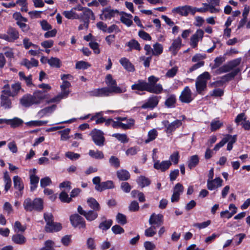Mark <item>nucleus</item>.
I'll list each match as a JSON object with an SVG mask.
<instances>
[{
    "mask_svg": "<svg viewBox=\"0 0 250 250\" xmlns=\"http://www.w3.org/2000/svg\"><path fill=\"white\" fill-rule=\"evenodd\" d=\"M159 78L153 75L148 78V82L142 80H138L135 83L131 85L132 90L146 91L149 93L158 94L163 90V86L160 83H157Z\"/></svg>",
    "mask_w": 250,
    "mask_h": 250,
    "instance_id": "nucleus-1",
    "label": "nucleus"
},
{
    "mask_svg": "<svg viewBox=\"0 0 250 250\" xmlns=\"http://www.w3.org/2000/svg\"><path fill=\"white\" fill-rule=\"evenodd\" d=\"M62 15L67 19L69 20H80L83 16L87 17L91 15V9L87 7H84L78 5L70 10L64 11Z\"/></svg>",
    "mask_w": 250,
    "mask_h": 250,
    "instance_id": "nucleus-2",
    "label": "nucleus"
},
{
    "mask_svg": "<svg viewBox=\"0 0 250 250\" xmlns=\"http://www.w3.org/2000/svg\"><path fill=\"white\" fill-rule=\"evenodd\" d=\"M23 206L26 211H40L43 208V200L40 198H35L33 200L28 198L24 201Z\"/></svg>",
    "mask_w": 250,
    "mask_h": 250,
    "instance_id": "nucleus-3",
    "label": "nucleus"
},
{
    "mask_svg": "<svg viewBox=\"0 0 250 250\" xmlns=\"http://www.w3.org/2000/svg\"><path fill=\"white\" fill-rule=\"evenodd\" d=\"M113 122L112 127L115 128H121L123 129H128L131 128L134 125L135 121L132 118L125 117H118Z\"/></svg>",
    "mask_w": 250,
    "mask_h": 250,
    "instance_id": "nucleus-4",
    "label": "nucleus"
},
{
    "mask_svg": "<svg viewBox=\"0 0 250 250\" xmlns=\"http://www.w3.org/2000/svg\"><path fill=\"white\" fill-rule=\"evenodd\" d=\"M44 219L46 223L45 227L46 232L58 231L62 229V227L60 223L54 222L53 216L52 213H45L44 214Z\"/></svg>",
    "mask_w": 250,
    "mask_h": 250,
    "instance_id": "nucleus-5",
    "label": "nucleus"
},
{
    "mask_svg": "<svg viewBox=\"0 0 250 250\" xmlns=\"http://www.w3.org/2000/svg\"><path fill=\"white\" fill-rule=\"evenodd\" d=\"M210 78L211 76L208 72H204L197 77L195 87L198 93L202 94V92L206 89L208 81Z\"/></svg>",
    "mask_w": 250,
    "mask_h": 250,
    "instance_id": "nucleus-6",
    "label": "nucleus"
},
{
    "mask_svg": "<svg viewBox=\"0 0 250 250\" xmlns=\"http://www.w3.org/2000/svg\"><path fill=\"white\" fill-rule=\"evenodd\" d=\"M241 58H238L230 61L225 65L215 70L213 73L215 74L219 75L229 72L238 66L241 63Z\"/></svg>",
    "mask_w": 250,
    "mask_h": 250,
    "instance_id": "nucleus-7",
    "label": "nucleus"
},
{
    "mask_svg": "<svg viewBox=\"0 0 250 250\" xmlns=\"http://www.w3.org/2000/svg\"><path fill=\"white\" fill-rule=\"evenodd\" d=\"M105 83L108 88L114 93H122L126 91L125 88H121L117 86L116 81L113 79L111 74L106 76Z\"/></svg>",
    "mask_w": 250,
    "mask_h": 250,
    "instance_id": "nucleus-8",
    "label": "nucleus"
},
{
    "mask_svg": "<svg viewBox=\"0 0 250 250\" xmlns=\"http://www.w3.org/2000/svg\"><path fill=\"white\" fill-rule=\"evenodd\" d=\"M193 9V7L188 5H185L173 8L171 12L173 14H178L181 16L187 17L189 14L194 15Z\"/></svg>",
    "mask_w": 250,
    "mask_h": 250,
    "instance_id": "nucleus-9",
    "label": "nucleus"
},
{
    "mask_svg": "<svg viewBox=\"0 0 250 250\" xmlns=\"http://www.w3.org/2000/svg\"><path fill=\"white\" fill-rule=\"evenodd\" d=\"M21 89V84L20 83H16L11 85L10 88L9 84H6L3 86L2 92L6 95L15 97L18 95Z\"/></svg>",
    "mask_w": 250,
    "mask_h": 250,
    "instance_id": "nucleus-10",
    "label": "nucleus"
},
{
    "mask_svg": "<svg viewBox=\"0 0 250 250\" xmlns=\"http://www.w3.org/2000/svg\"><path fill=\"white\" fill-rule=\"evenodd\" d=\"M195 96L188 86H186L181 93L179 100L182 103H190L194 99Z\"/></svg>",
    "mask_w": 250,
    "mask_h": 250,
    "instance_id": "nucleus-11",
    "label": "nucleus"
},
{
    "mask_svg": "<svg viewBox=\"0 0 250 250\" xmlns=\"http://www.w3.org/2000/svg\"><path fill=\"white\" fill-rule=\"evenodd\" d=\"M90 135L92 136V140L94 143L98 146H103L104 142L103 132L100 130L94 129L93 130Z\"/></svg>",
    "mask_w": 250,
    "mask_h": 250,
    "instance_id": "nucleus-12",
    "label": "nucleus"
},
{
    "mask_svg": "<svg viewBox=\"0 0 250 250\" xmlns=\"http://www.w3.org/2000/svg\"><path fill=\"white\" fill-rule=\"evenodd\" d=\"M204 34V31L199 29L197 30L195 33L192 35L190 39L189 44L192 48L197 47L198 42L202 40Z\"/></svg>",
    "mask_w": 250,
    "mask_h": 250,
    "instance_id": "nucleus-13",
    "label": "nucleus"
},
{
    "mask_svg": "<svg viewBox=\"0 0 250 250\" xmlns=\"http://www.w3.org/2000/svg\"><path fill=\"white\" fill-rule=\"evenodd\" d=\"M223 182V181L221 178L216 177L214 179L207 180V187L209 190H216L222 186Z\"/></svg>",
    "mask_w": 250,
    "mask_h": 250,
    "instance_id": "nucleus-14",
    "label": "nucleus"
},
{
    "mask_svg": "<svg viewBox=\"0 0 250 250\" xmlns=\"http://www.w3.org/2000/svg\"><path fill=\"white\" fill-rule=\"evenodd\" d=\"M164 125L166 128V132L167 133H171L181 126L182 125V122L181 120H175L170 123L168 121H165L164 122Z\"/></svg>",
    "mask_w": 250,
    "mask_h": 250,
    "instance_id": "nucleus-15",
    "label": "nucleus"
},
{
    "mask_svg": "<svg viewBox=\"0 0 250 250\" xmlns=\"http://www.w3.org/2000/svg\"><path fill=\"white\" fill-rule=\"evenodd\" d=\"M70 220L72 226L74 227L85 228V223L83 217L77 214L72 215L70 217Z\"/></svg>",
    "mask_w": 250,
    "mask_h": 250,
    "instance_id": "nucleus-16",
    "label": "nucleus"
},
{
    "mask_svg": "<svg viewBox=\"0 0 250 250\" xmlns=\"http://www.w3.org/2000/svg\"><path fill=\"white\" fill-rule=\"evenodd\" d=\"M171 162L169 160L163 161L160 162L159 160L154 161L153 167L155 169L164 172L167 170L170 166Z\"/></svg>",
    "mask_w": 250,
    "mask_h": 250,
    "instance_id": "nucleus-17",
    "label": "nucleus"
},
{
    "mask_svg": "<svg viewBox=\"0 0 250 250\" xmlns=\"http://www.w3.org/2000/svg\"><path fill=\"white\" fill-rule=\"evenodd\" d=\"M183 186L180 183L176 184L173 188V194L171 197V202L173 203L178 202L180 196L183 193Z\"/></svg>",
    "mask_w": 250,
    "mask_h": 250,
    "instance_id": "nucleus-18",
    "label": "nucleus"
},
{
    "mask_svg": "<svg viewBox=\"0 0 250 250\" xmlns=\"http://www.w3.org/2000/svg\"><path fill=\"white\" fill-rule=\"evenodd\" d=\"M31 98L34 104H39L46 98V95L45 91L37 90L31 95Z\"/></svg>",
    "mask_w": 250,
    "mask_h": 250,
    "instance_id": "nucleus-19",
    "label": "nucleus"
},
{
    "mask_svg": "<svg viewBox=\"0 0 250 250\" xmlns=\"http://www.w3.org/2000/svg\"><path fill=\"white\" fill-rule=\"evenodd\" d=\"M163 222V215L161 214H156L153 213L149 219V223L156 228L161 226Z\"/></svg>",
    "mask_w": 250,
    "mask_h": 250,
    "instance_id": "nucleus-20",
    "label": "nucleus"
},
{
    "mask_svg": "<svg viewBox=\"0 0 250 250\" xmlns=\"http://www.w3.org/2000/svg\"><path fill=\"white\" fill-rule=\"evenodd\" d=\"M112 93H113L108 87L95 89L90 92L91 95L96 97L108 96Z\"/></svg>",
    "mask_w": 250,
    "mask_h": 250,
    "instance_id": "nucleus-21",
    "label": "nucleus"
},
{
    "mask_svg": "<svg viewBox=\"0 0 250 250\" xmlns=\"http://www.w3.org/2000/svg\"><path fill=\"white\" fill-rule=\"evenodd\" d=\"M182 45V39L180 37H178L173 41L171 45L169 48V50L173 55L175 56Z\"/></svg>",
    "mask_w": 250,
    "mask_h": 250,
    "instance_id": "nucleus-22",
    "label": "nucleus"
},
{
    "mask_svg": "<svg viewBox=\"0 0 250 250\" xmlns=\"http://www.w3.org/2000/svg\"><path fill=\"white\" fill-rule=\"evenodd\" d=\"M91 15H88L87 17L85 16H83V18L80 19L81 21H82L83 23L82 24H80L78 27L79 30H82L84 29H88L89 23V20L90 19L92 20H94L95 19V17L94 14L92 11L91 10Z\"/></svg>",
    "mask_w": 250,
    "mask_h": 250,
    "instance_id": "nucleus-23",
    "label": "nucleus"
},
{
    "mask_svg": "<svg viewBox=\"0 0 250 250\" xmlns=\"http://www.w3.org/2000/svg\"><path fill=\"white\" fill-rule=\"evenodd\" d=\"M158 102V97L156 96H153L149 98L147 102L142 105V108L144 109L148 108H153L157 105Z\"/></svg>",
    "mask_w": 250,
    "mask_h": 250,
    "instance_id": "nucleus-24",
    "label": "nucleus"
},
{
    "mask_svg": "<svg viewBox=\"0 0 250 250\" xmlns=\"http://www.w3.org/2000/svg\"><path fill=\"white\" fill-rule=\"evenodd\" d=\"M119 11L117 10L106 8L104 9L103 11L102 16L103 18H102V19L104 20H110L112 18L114 17L116 15H117Z\"/></svg>",
    "mask_w": 250,
    "mask_h": 250,
    "instance_id": "nucleus-25",
    "label": "nucleus"
},
{
    "mask_svg": "<svg viewBox=\"0 0 250 250\" xmlns=\"http://www.w3.org/2000/svg\"><path fill=\"white\" fill-rule=\"evenodd\" d=\"M32 101L31 95L26 94L20 99V103L24 107H29L32 105H34V103Z\"/></svg>",
    "mask_w": 250,
    "mask_h": 250,
    "instance_id": "nucleus-26",
    "label": "nucleus"
},
{
    "mask_svg": "<svg viewBox=\"0 0 250 250\" xmlns=\"http://www.w3.org/2000/svg\"><path fill=\"white\" fill-rule=\"evenodd\" d=\"M119 62L123 67L127 71L133 72L135 70L134 65L126 58H122L120 60Z\"/></svg>",
    "mask_w": 250,
    "mask_h": 250,
    "instance_id": "nucleus-27",
    "label": "nucleus"
},
{
    "mask_svg": "<svg viewBox=\"0 0 250 250\" xmlns=\"http://www.w3.org/2000/svg\"><path fill=\"white\" fill-rule=\"evenodd\" d=\"M21 65L25 66L27 69L31 68L33 67H36L38 65V61L34 58H31L30 60L27 59H23L21 62Z\"/></svg>",
    "mask_w": 250,
    "mask_h": 250,
    "instance_id": "nucleus-28",
    "label": "nucleus"
},
{
    "mask_svg": "<svg viewBox=\"0 0 250 250\" xmlns=\"http://www.w3.org/2000/svg\"><path fill=\"white\" fill-rule=\"evenodd\" d=\"M114 188L113 182L112 181H107L102 182L100 185L97 186L96 190L98 191H102L103 190L111 189Z\"/></svg>",
    "mask_w": 250,
    "mask_h": 250,
    "instance_id": "nucleus-29",
    "label": "nucleus"
},
{
    "mask_svg": "<svg viewBox=\"0 0 250 250\" xmlns=\"http://www.w3.org/2000/svg\"><path fill=\"white\" fill-rule=\"evenodd\" d=\"M9 97L10 96L2 92L0 96V105L5 109L10 108L11 107V102Z\"/></svg>",
    "mask_w": 250,
    "mask_h": 250,
    "instance_id": "nucleus-30",
    "label": "nucleus"
},
{
    "mask_svg": "<svg viewBox=\"0 0 250 250\" xmlns=\"http://www.w3.org/2000/svg\"><path fill=\"white\" fill-rule=\"evenodd\" d=\"M233 208V210L229 212L228 210L221 211L220 213V216L222 218H227L228 219L230 218L235 213L237 212V208L233 204H230L229 206V209H231Z\"/></svg>",
    "mask_w": 250,
    "mask_h": 250,
    "instance_id": "nucleus-31",
    "label": "nucleus"
},
{
    "mask_svg": "<svg viewBox=\"0 0 250 250\" xmlns=\"http://www.w3.org/2000/svg\"><path fill=\"white\" fill-rule=\"evenodd\" d=\"M39 182V177L34 174V173H30V190L31 191H34L38 187Z\"/></svg>",
    "mask_w": 250,
    "mask_h": 250,
    "instance_id": "nucleus-32",
    "label": "nucleus"
},
{
    "mask_svg": "<svg viewBox=\"0 0 250 250\" xmlns=\"http://www.w3.org/2000/svg\"><path fill=\"white\" fill-rule=\"evenodd\" d=\"M224 139L227 140V142H228L227 145V150L229 151H230L233 147V144L235 143L237 140V136L235 135H231L229 134H227L225 135Z\"/></svg>",
    "mask_w": 250,
    "mask_h": 250,
    "instance_id": "nucleus-33",
    "label": "nucleus"
},
{
    "mask_svg": "<svg viewBox=\"0 0 250 250\" xmlns=\"http://www.w3.org/2000/svg\"><path fill=\"white\" fill-rule=\"evenodd\" d=\"M7 33L9 38V42H13L19 37V32L13 28H9Z\"/></svg>",
    "mask_w": 250,
    "mask_h": 250,
    "instance_id": "nucleus-34",
    "label": "nucleus"
},
{
    "mask_svg": "<svg viewBox=\"0 0 250 250\" xmlns=\"http://www.w3.org/2000/svg\"><path fill=\"white\" fill-rule=\"evenodd\" d=\"M14 186L15 189L19 191H22L24 188V185L21 179L18 176H15L13 177Z\"/></svg>",
    "mask_w": 250,
    "mask_h": 250,
    "instance_id": "nucleus-35",
    "label": "nucleus"
},
{
    "mask_svg": "<svg viewBox=\"0 0 250 250\" xmlns=\"http://www.w3.org/2000/svg\"><path fill=\"white\" fill-rule=\"evenodd\" d=\"M132 16L131 14L123 13L120 20L123 23L129 27L132 24Z\"/></svg>",
    "mask_w": 250,
    "mask_h": 250,
    "instance_id": "nucleus-36",
    "label": "nucleus"
},
{
    "mask_svg": "<svg viewBox=\"0 0 250 250\" xmlns=\"http://www.w3.org/2000/svg\"><path fill=\"white\" fill-rule=\"evenodd\" d=\"M19 75L20 77V79L21 81H24L27 86H31L33 85L32 76L31 75H30L28 76H26L24 72L20 71L19 73Z\"/></svg>",
    "mask_w": 250,
    "mask_h": 250,
    "instance_id": "nucleus-37",
    "label": "nucleus"
},
{
    "mask_svg": "<svg viewBox=\"0 0 250 250\" xmlns=\"http://www.w3.org/2000/svg\"><path fill=\"white\" fill-rule=\"evenodd\" d=\"M176 102V96L174 94H171L168 96L165 101V105L168 108H172L175 106Z\"/></svg>",
    "mask_w": 250,
    "mask_h": 250,
    "instance_id": "nucleus-38",
    "label": "nucleus"
},
{
    "mask_svg": "<svg viewBox=\"0 0 250 250\" xmlns=\"http://www.w3.org/2000/svg\"><path fill=\"white\" fill-rule=\"evenodd\" d=\"M3 180L4 183V190L7 192L12 186V181L7 171L3 174Z\"/></svg>",
    "mask_w": 250,
    "mask_h": 250,
    "instance_id": "nucleus-39",
    "label": "nucleus"
},
{
    "mask_svg": "<svg viewBox=\"0 0 250 250\" xmlns=\"http://www.w3.org/2000/svg\"><path fill=\"white\" fill-rule=\"evenodd\" d=\"M12 241L17 244L22 245L26 242L25 237L21 234H16L12 237Z\"/></svg>",
    "mask_w": 250,
    "mask_h": 250,
    "instance_id": "nucleus-40",
    "label": "nucleus"
},
{
    "mask_svg": "<svg viewBox=\"0 0 250 250\" xmlns=\"http://www.w3.org/2000/svg\"><path fill=\"white\" fill-rule=\"evenodd\" d=\"M117 175L118 178L122 181L128 180L130 177L129 173L126 170L121 169L117 171Z\"/></svg>",
    "mask_w": 250,
    "mask_h": 250,
    "instance_id": "nucleus-41",
    "label": "nucleus"
},
{
    "mask_svg": "<svg viewBox=\"0 0 250 250\" xmlns=\"http://www.w3.org/2000/svg\"><path fill=\"white\" fill-rule=\"evenodd\" d=\"M137 183L142 188H144L150 185V181L144 176H140L137 179Z\"/></svg>",
    "mask_w": 250,
    "mask_h": 250,
    "instance_id": "nucleus-42",
    "label": "nucleus"
},
{
    "mask_svg": "<svg viewBox=\"0 0 250 250\" xmlns=\"http://www.w3.org/2000/svg\"><path fill=\"white\" fill-rule=\"evenodd\" d=\"M87 203L90 208L95 211L99 210L100 206L97 201L93 198H89L87 200Z\"/></svg>",
    "mask_w": 250,
    "mask_h": 250,
    "instance_id": "nucleus-43",
    "label": "nucleus"
},
{
    "mask_svg": "<svg viewBox=\"0 0 250 250\" xmlns=\"http://www.w3.org/2000/svg\"><path fill=\"white\" fill-rule=\"evenodd\" d=\"M23 121L17 117H15L12 119H8V125L12 128H16L23 124Z\"/></svg>",
    "mask_w": 250,
    "mask_h": 250,
    "instance_id": "nucleus-44",
    "label": "nucleus"
},
{
    "mask_svg": "<svg viewBox=\"0 0 250 250\" xmlns=\"http://www.w3.org/2000/svg\"><path fill=\"white\" fill-rule=\"evenodd\" d=\"M158 136V132L155 128L149 130L147 134V138L145 140V143L147 144L155 140Z\"/></svg>",
    "mask_w": 250,
    "mask_h": 250,
    "instance_id": "nucleus-45",
    "label": "nucleus"
},
{
    "mask_svg": "<svg viewBox=\"0 0 250 250\" xmlns=\"http://www.w3.org/2000/svg\"><path fill=\"white\" fill-rule=\"evenodd\" d=\"M126 45L129 47L128 51H131L133 49L140 50L141 47L138 41L135 40H131L126 43Z\"/></svg>",
    "mask_w": 250,
    "mask_h": 250,
    "instance_id": "nucleus-46",
    "label": "nucleus"
},
{
    "mask_svg": "<svg viewBox=\"0 0 250 250\" xmlns=\"http://www.w3.org/2000/svg\"><path fill=\"white\" fill-rule=\"evenodd\" d=\"M13 18L16 21V23L18 25H19L23 22H27V19L22 16L20 12H15L13 14Z\"/></svg>",
    "mask_w": 250,
    "mask_h": 250,
    "instance_id": "nucleus-47",
    "label": "nucleus"
},
{
    "mask_svg": "<svg viewBox=\"0 0 250 250\" xmlns=\"http://www.w3.org/2000/svg\"><path fill=\"white\" fill-rule=\"evenodd\" d=\"M163 51V45L158 43L156 42L153 45V55L154 56H159L161 55Z\"/></svg>",
    "mask_w": 250,
    "mask_h": 250,
    "instance_id": "nucleus-48",
    "label": "nucleus"
},
{
    "mask_svg": "<svg viewBox=\"0 0 250 250\" xmlns=\"http://www.w3.org/2000/svg\"><path fill=\"white\" fill-rule=\"evenodd\" d=\"M48 64L51 67L60 68L61 65V62L59 59L52 57L49 59Z\"/></svg>",
    "mask_w": 250,
    "mask_h": 250,
    "instance_id": "nucleus-49",
    "label": "nucleus"
},
{
    "mask_svg": "<svg viewBox=\"0 0 250 250\" xmlns=\"http://www.w3.org/2000/svg\"><path fill=\"white\" fill-rule=\"evenodd\" d=\"M199 158L197 155L192 156L188 161V167L190 169H192L197 166L199 163Z\"/></svg>",
    "mask_w": 250,
    "mask_h": 250,
    "instance_id": "nucleus-50",
    "label": "nucleus"
},
{
    "mask_svg": "<svg viewBox=\"0 0 250 250\" xmlns=\"http://www.w3.org/2000/svg\"><path fill=\"white\" fill-rule=\"evenodd\" d=\"M47 121H31L26 123V125L30 127L40 126L45 125Z\"/></svg>",
    "mask_w": 250,
    "mask_h": 250,
    "instance_id": "nucleus-51",
    "label": "nucleus"
},
{
    "mask_svg": "<svg viewBox=\"0 0 250 250\" xmlns=\"http://www.w3.org/2000/svg\"><path fill=\"white\" fill-rule=\"evenodd\" d=\"M88 154L90 156L96 159H102L104 157L103 153L99 150H90Z\"/></svg>",
    "mask_w": 250,
    "mask_h": 250,
    "instance_id": "nucleus-52",
    "label": "nucleus"
},
{
    "mask_svg": "<svg viewBox=\"0 0 250 250\" xmlns=\"http://www.w3.org/2000/svg\"><path fill=\"white\" fill-rule=\"evenodd\" d=\"M112 224V221L110 219L105 220L100 223L99 228L103 230L108 229Z\"/></svg>",
    "mask_w": 250,
    "mask_h": 250,
    "instance_id": "nucleus-53",
    "label": "nucleus"
},
{
    "mask_svg": "<svg viewBox=\"0 0 250 250\" xmlns=\"http://www.w3.org/2000/svg\"><path fill=\"white\" fill-rule=\"evenodd\" d=\"M84 216L87 220L92 221L97 218L98 217V213L94 211L89 210L86 212Z\"/></svg>",
    "mask_w": 250,
    "mask_h": 250,
    "instance_id": "nucleus-54",
    "label": "nucleus"
},
{
    "mask_svg": "<svg viewBox=\"0 0 250 250\" xmlns=\"http://www.w3.org/2000/svg\"><path fill=\"white\" fill-rule=\"evenodd\" d=\"M113 137H115L121 143H125L128 142L129 139L125 134L114 133L112 135Z\"/></svg>",
    "mask_w": 250,
    "mask_h": 250,
    "instance_id": "nucleus-55",
    "label": "nucleus"
},
{
    "mask_svg": "<svg viewBox=\"0 0 250 250\" xmlns=\"http://www.w3.org/2000/svg\"><path fill=\"white\" fill-rule=\"evenodd\" d=\"M90 66L88 62L83 61L77 62L75 65L76 68L78 69H86Z\"/></svg>",
    "mask_w": 250,
    "mask_h": 250,
    "instance_id": "nucleus-56",
    "label": "nucleus"
},
{
    "mask_svg": "<svg viewBox=\"0 0 250 250\" xmlns=\"http://www.w3.org/2000/svg\"><path fill=\"white\" fill-rule=\"evenodd\" d=\"M224 90L220 88H215L209 92V96L214 97H221L224 95Z\"/></svg>",
    "mask_w": 250,
    "mask_h": 250,
    "instance_id": "nucleus-57",
    "label": "nucleus"
},
{
    "mask_svg": "<svg viewBox=\"0 0 250 250\" xmlns=\"http://www.w3.org/2000/svg\"><path fill=\"white\" fill-rule=\"evenodd\" d=\"M225 61V58L223 56H219L214 60V64L211 67V70L218 68Z\"/></svg>",
    "mask_w": 250,
    "mask_h": 250,
    "instance_id": "nucleus-58",
    "label": "nucleus"
},
{
    "mask_svg": "<svg viewBox=\"0 0 250 250\" xmlns=\"http://www.w3.org/2000/svg\"><path fill=\"white\" fill-rule=\"evenodd\" d=\"M59 199L62 202L69 203L71 201V198L69 197L68 194L65 191H62L59 195Z\"/></svg>",
    "mask_w": 250,
    "mask_h": 250,
    "instance_id": "nucleus-59",
    "label": "nucleus"
},
{
    "mask_svg": "<svg viewBox=\"0 0 250 250\" xmlns=\"http://www.w3.org/2000/svg\"><path fill=\"white\" fill-rule=\"evenodd\" d=\"M116 221L118 223L124 225L127 223L126 217L125 215L118 213L116 217Z\"/></svg>",
    "mask_w": 250,
    "mask_h": 250,
    "instance_id": "nucleus-60",
    "label": "nucleus"
},
{
    "mask_svg": "<svg viewBox=\"0 0 250 250\" xmlns=\"http://www.w3.org/2000/svg\"><path fill=\"white\" fill-rule=\"evenodd\" d=\"M70 132V129L66 128L63 130L59 131V133L61 134V140L62 141H66L69 138V133Z\"/></svg>",
    "mask_w": 250,
    "mask_h": 250,
    "instance_id": "nucleus-61",
    "label": "nucleus"
},
{
    "mask_svg": "<svg viewBox=\"0 0 250 250\" xmlns=\"http://www.w3.org/2000/svg\"><path fill=\"white\" fill-rule=\"evenodd\" d=\"M178 71V67L176 66H175L167 70L166 74V76L167 78H173L176 75Z\"/></svg>",
    "mask_w": 250,
    "mask_h": 250,
    "instance_id": "nucleus-62",
    "label": "nucleus"
},
{
    "mask_svg": "<svg viewBox=\"0 0 250 250\" xmlns=\"http://www.w3.org/2000/svg\"><path fill=\"white\" fill-rule=\"evenodd\" d=\"M16 4H19L21 6V11L22 12H27V2L26 0H17L16 2Z\"/></svg>",
    "mask_w": 250,
    "mask_h": 250,
    "instance_id": "nucleus-63",
    "label": "nucleus"
},
{
    "mask_svg": "<svg viewBox=\"0 0 250 250\" xmlns=\"http://www.w3.org/2000/svg\"><path fill=\"white\" fill-rule=\"evenodd\" d=\"M223 125V123L218 120H214L211 122V130L213 131L219 129Z\"/></svg>",
    "mask_w": 250,
    "mask_h": 250,
    "instance_id": "nucleus-64",
    "label": "nucleus"
}]
</instances>
